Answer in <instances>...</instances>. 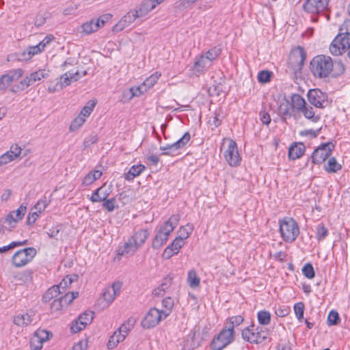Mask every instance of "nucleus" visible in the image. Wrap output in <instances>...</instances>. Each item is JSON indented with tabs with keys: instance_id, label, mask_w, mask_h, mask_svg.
Listing matches in <instances>:
<instances>
[{
	"instance_id": "obj_26",
	"label": "nucleus",
	"mask_w": 350,
	"mask_h": 350,
	"mask_svg": "<svg viewBox=\"0 0 350 350\" xmlns=\"http://www.w3.org/2000/svg\"><path fill=\"white\" fill-rule=\"evenodd\" d=\"M33 316L29 313L19 314L14 317V323L21 327L27 326L32 322Z\"/></svg>"
},
{
	"instance_id": "obj_40",
	"label": "nucleus",
	"mask_w": 350,
	"mask_h": 350,
	"mask_svg": "<svg viewBox=\"0 0 350 350\" xmlns=\"http://www.w3.org/2000/svg\"><path fill=\"white\" fill-rule=\"evenodd\" d=\"M135 323V320L133 318H129L126 322L121 325L118 330L124 336H126L129 332L133 327Z\"/></svg>"
},
{
	"instance_id": "obj_38",
	"label": "nucleus",
	"mask_w": 350,
	"mask_h": 350,
	"mask_svg": "<svg viewBox=\"0 0 350 350\" xmlns=\"http://www.w3.org/2000/svg\"><path fill=\"white\" fill-rule=\"evenodd\" d=\"M258 323L262 325H267L271 322V314L267 310H260L257 314Z\"/></svg>"
},
{
	"instance_id": "obj_32",
	"label": "nucleus",
	"mask_w": 350,
	"mask_h": 350,
	"mask_svg": "<svg viewBox=\"0 0 350 350\" xmlns=\"http://www.w3.org/2000/svg\"><path fill=\"white\" fill-rule=\"evenodd\" d=\"M244 321L241 315L233 316L230 317L225 325V327L234 333V327L241 325Z\"/></svg>"
},
{
	"instance_id": "obj_50",
	"label": "nucleus",
	"mask_w": 350,
	"mask_h": 350,
	"mask_svg": "<svg viewBox=\"0 0 350 350\" xmlns=\"http://www.w3.org/2000/svg\"><path fill=\"white\" fill-rule=\"evenodd\" d=\"M3 224H5L8 226L9 231H11L13 228H15L16 224L18 222V220L12 216V214L9 213L3 219L1 220Z\"/></svg>"
},
{
	"instance_id": "obj_30",
	"label": "nucleus",
	"mask_w": 350,
	"mask_h": 350,
	"mask_svg": "<svg viewBox=\"0 0 350 350\" xmlns=\"http://www.w3.org/2000/svg\"><path fill=\"white\" fill-rule=\"evenodd\" d=\"M124 336L119 330L114 332L113 334L110 337L108 342V349H113L119 342L123 341L125 339Z\"/></svg>"
},
{
	"instance_id": "obj_16",
	"label": "nucleus",
	"mask_w": 350,
	"mask_h": 350,
	"mask_svg": "<svg viewBox=\"0 0 350 350\" xmlns=\"http://www.w3.org/2000/svg\"><path fill=\"white\" fill-rule=\"evenodd\" d=\"M23 75V70L21 68L14 69L8 71L6 74L0 77V89H6L11 83L19 79Z\"/></svg>"
},
{
	"instance_id": "obj_17",
	"label": "nucleus",
	"mask_w": 350,
	"mask_h": 350,
	"mask_svg": "<svg viewBox=\"0 0 350 350\" xmlns=\"http://www.w3.org/2000/svg\"><path fill=\"white\" fill-rule=\"evenodd\" d=\"M86 74V71H84L82 75L79 74V71L66 72L59 77V81L57 83L56 88L62 90L70 85L72 81H78L82 76H85Z\"/></svg>"
},
{
	"instance_id": "obj_52",
	"label": "nucleus",
	"mask_w": 350,
	"mask_h": 350,
	"mask_svg": "<svg viewBox=\"0 0 350 350\" xmlns=\"http://www.w3.org/2000/svg\"><path fill=\"white\" fill-rule=\"evenodd\" d=\"M198 0H178L176 6L180 9H187L191 7Z\"/></svg>"
},
{
	"instance_id": "obj_60",
	"label": "nucleus",
	"mask_w": 350,
	"mask_h": 350,
	"mask_svg": "<svg viewBox=\"0 0 350 350\" xmlns=\"http://www.w3.org/2000/svg\"><path fill=\"white\" fill-rule=\"evenodd\" d=\"M289 312L290 308L288 306H283L275 309V313L278 317H284L288 314Z\"/></svg>"
},
{
	"instance_id": "obj_20",
	"label": "nucleus",
	"mask_w": 350,
	"mask_h": 350,
	"mask_svg": "<svg viewBox=\"0 0 350 350\" xmlns=\"http://www.w3.org/2000/svg\"><path fill=\"white\" fill-rule=\"evenodd\" d=\"M156 8L154 3L151 0H144L134 9L135 14L139 18L146 16L150 12Z\"/></svg>"
},
{
	"instance_id": "obj_2",
	"label": "nucleus",
	"mask_w": 350,
	"mask_h": 350,
	"mask_svg": "<svg viewBox=\"0 0 350 350\" xmlns=\"http://www.w3.org/2000/svg\"><path fill=\"white\" fill-rule=\"evenodd\" d=\"M179 219L178 215H173L160 227L152 242L153 249L158 250L166 243L170 233L178 225Z\"/></svg>"
},
{
	"instance_id": "obj_58",
	"label": "nucleus",
	"mask_w": 350,
	"mask_h": 350,
	"mask_svg": "<svg viewBox=\"0 0 350 350\" xmlns=\"http://www.w3.org/2000/svg\"><path fill=\"white\" fill-rule=\"evenodd\" d=\"M48 203L46 202V197L44 199H41L38 201V202L35 204L34 208L38 211V213H41L48 206Z\"/></svg>"
},
{
	"instance_id": "obj_21",
	"label": "nucleus",
	"mask_w": 350,
	"mask_h": 350,
	"mask_svg": "<svg viewBox=\"0 0 350 350\" xmlns=\"http://www.w3.org/2000/svg\"><path fill=\"white\" fill-rule=\"evenodd\" d=\"M212 63L210 62L206 57L202 54L195 62L193 66V72L196 75H200L211 66Z\"/></svg>"
},
{
	"instance_id": "obj_57",
	"label": "nucleus",
	"mask_w": 350,
	"mask_h": 350,
	"mask_svg": "<svg viewBox=\"0 0 350 350\" xmlns=\"http://www.w3.org/2000/svg\"><path fill=\"white\" fill-rule=\"evenodd\" d=\"M29 57H31L33 55H36L42 51H44V48L40 46V43L38 44L35 46H31L27 49Z\"/></svg>"
},
{
	"instance_id": "obj_51",
	"label": "nucleus",
	"mask_w": 350,
	"mask_h": 350,
	"mask_svg": "<svg viewBox=\"0 0 350 350\" xmlns=\"http://www.w3.org/2000/svg\"><path fill=\"white\" fill-rule=\"evenodd\" d=\"M272 72L269 70H261L258 75V80L260 83H265L271 80Z\"/></svg>"
},
{
	"instance_id": "obj_13",
	"label": "nucleus",
	"mask_w": 350,
	"mask_h": 350,
	"mask_svg": "<svg viewBox=\"0 0 350 350\" xmlns=\"http://www.w3.org/2000/svg\"><path fill=\"white\" fill-rule=\"evenodd\" d=\"M329 4V0H306L303 4V10L313 14H318L325 11Z\"/></svg>"
},
{
	"instance_id": "obj_19",
	"label": "nucleus",
	"mask_w": 350,
	"mask_h": 350,
	"mask_svg": "<svg viewBox=\"0 0 350 350\" xmlns=\"http://www.w3.org/2000/svg\"><path fill=\"white\" fill-rule=\"evenodd\" d=\"M184 244L185 241H183L182 239L176 237L172 243L164 250L162 254L163 258L170 259L174 255L177 254Z\"/></svg>"
},
{
	"instance_id": "obj_35",
	"label": "nucleus",
	"mask_w": 350,
	"mask_h": 350,
	"mask_svg": "<svg viewBox=\"0 0 350 350\" xmlns=\"http://www.w3.org/2000/svg\"><path fill=\"white\" fill-rule=\"evenodd\" d=\"M100 27V25L96 23L94 20H91L89 22L85 23L81 25V28L83 31L86 34H90L92 32H94L98 30V28Z\"/></svg>"
},
{
	"instance_id": "obj_42",
	"label": "nucleus",
	"mask_w": 350,
	"mask_h": 350,
	"mask_svg": "<svg viewBox=\"0 0 350 350\" xmlns=\"http://www.w3.org/2000/svg\"><path fill=\"white\" fill-rule=\"evenodd\" d=\"M278 110L279 113L284 116H291L293 112L292 107L288 100L280 104Z\"/></svg>"
},
{
	"instance_id": "obj_63",
	"label": "nucleus",
	"mask_w": 350,
	"mask_h": 350,
	"mask_svg": "<svg viewBox=\"0 0 350 350\" xmlns=\"http://www.w3.org/2000/svg\"><path fill=\"white\" fill-rule=\"evenodd\" d=\"M14 158L12 157L10 152H7L4 153L0 157V166L10 162Z\"/></svg>"
},
{
	"instance_id": "obj_10",
	"label": "nucleus",
	"mask_w": 350,
	"mask_h": 350,
	"mask_svg": "<svg viewBox=\"0 0 350 350\" xmlns=\"http://www.w3.org/2000/svg\"><path fill=\"white\" fill-rule=\"evenodd\" d=\"M348 47L347 31L340 33L336 36L329 45V52L332 55L338 56L345 53Z\"/></svg>"
},
{
	"instance_id": "obj_61",
	"label": "nucleus",
	"mask_w": 350,
	"mask_h": 350,
	"mask_svg": "<svg viewBox=\"0 0 350 350\" xmlns=\"http://www.w3.org/2000/svg\"><path fill=\"white\" fill-rule=\"evenodd\" d=\"M259 118L264 124L268 125L271 122L270 115L265 110L260 111Z\"/></svg>"
},
{
	"instance_id": "obj_34",
	"label": "nucleus",
	"mask_w": 350,
	"mask_h": 350,
	"mask_svg": "<svg viewBox=\"0 0 350 350\" xmlns=\"http://www.w3.org/2000/svg\"><path fill=\"white\" fill-rule=\"evenodd\" d=\"M94 312L92 311H85L83 314H81L77 319L79 321L80 325H83V327H85L90 324L93 319H94Z\"/></svg>"
},
{
	"instance_id": "obj_3",
	"label": "nucleus",
	"mask_w": 350,
	"mask_h": 350,
	"mask_svg": "<svg viewBox=\"0 0 350 350\" xmlns=\"http://www.w3.org/2000/svg\"><path fill=\"white\" fill-rule=\"evenodd\" d=\"M280 232L285 242H293L299 234V228L295 219L284 217L280 221Z\"/></svg>"
},
{
	"instance_id": "obj_36",
	"label": "nucleus",
	"mask_w": 350,
	"mask_h": 350,
	"mask_svg": "<svg viewBox=\"0 0 350 350\" xmlns=\"http://www.w3.org/2000/svg\"><path fill=\"white\" fill-rule=\"evenodd\" d=\"M221 53V49L219 46H215L208 51H206L204 54H203L207 59L210 61V62H213L215 59H216Z\"/></svg>"
},
{
	"instance_id": "obj_56",
	"label": "nucleus",
	"mask_w": 350,
	"mask_h": 350,
	"mask_svg": "<svg viewBox=\"0 0 350 350\" xmlns=\"http://www.w3.org/2000/svg\"><path fill=\"white\" fill-rule=\"evenodd\" d=\"M62 229L61 225H56L55 226L49 228L48 231H46V234L50 238L57 239V237L59 234L60 230Z\"/></svg>"
},
{
	"instance_id": "obj_64",
	"label": "nucleus",
	"mask_w": 350,
	"mask_h": 350,
	"mask_svg": "<svg viewBox=\"0 0 350 350\" xmlns=\"http://www.w3.org/2000/svg\"><path fill=\"white\" fill-rule=\"evenodd\" d=\"M103 299L108 303H111L116 296L111 293V291L110 289H106L104 293H103Z\"/></svg>"
},
{
	"instance_id": "obj_37",
	"label": "nucleus",
	"mask_w": 350,
	"mask_h": 350,
	"mask_svg": "<svg viewBox=\"0 0 350 350\" xmlns=\"http://www.w3.org/2000/svg\"><path fill=\"white\" fill-rule=\"evenodd\" d=\"M103 187H100L99 188H98L97 189H96L92 196L90 197V200L92 202H103V200H105L107 196H109V193L105 192L103 193H101V191L103 190Z\"/></svg>"
},
{
	"instance_id": "obj_11",
	"label": "nucleus",
	"mask_w": 350,
	"mask_h": 350,
	"mask_svg": "<svg viewBox=\"0 0 350 350\" xmlns=\"http://www.w3.org/2000/svg\"><path fill=\"white\" fill-rule=\"evenodd\" d=\"M224 157L231 167H237L240 165L241 159L238 152L237 143L234 140H229L228 148L224 152Z\"/></svg>"
},
{
	"instance_id": "obj_59",
	"label": "nucleus",
	"mask_w": 350,
	"mask_h": 350,
	"mask_svg": "<svg viewBox=\"0 0 350 350\" xmlns=\"http://www.w3.org/2000/svg\"><path fill=\"white\" fill-rule=\"evenodd\" d=\"M31 350H40L42 347V342L38 337H33L30 342Z\"/></svg>"
},
{
	"instance_id": "obj_45",
	"label": "nucleus",
	"mask_w": 350,
	"mask_h": 350,
	"mask_svg": "<svg viewBox=\"0 0 350 350\" xmlns=\"http://www.w3.org/2000/svg\"><path fill=\"white\" fill-rule=\"evenodd\" d=\"M302 273L308 279H312L315 276L314 270L311 263H307L304 266Z\"/></svg>"
},
{
	"instance_id": "obj_4",
	"label": "nucleus",
	"mask_w": 350,
	"mask_h": 350,
	"mask_svg": "<svg viewBox=\"0 0 350 350\" xmlns=\"http://www.w3.org/2000/svg\"><path fill=\"white\" fill-rule=\"evenodd\" d=\"M241 336L245 341L252 344H260L268 338V329L262 327H256L254 324L242 330Z\"/></svg>"
},
{
	"instance_id": "obj_29",
	"label": "nucleus",
	"mask_w": 350,
	"mask_h": 350,
	"mask_svg": "<svg viewBox=\"0 0 350 350\" xmlns=\"http://www.w3.org/2000/svg\"><path fill=\"white\" fill-rule=\"evenodd\" d=\"M102 176V172L100 170H93L90 172L83 178L82 185L89 186L92 184L95 180L100 178Z\"/></svg>"
},
{
	"instance_id": "obj_43",
	"label": "nucleus",
	"mask_w": 350,
	"mask_h": 350,
	"mask_svg": "<svg viewBox=\"0 0 350 350\" xmlns=\"http://www.w3.org/2000/svg\"><path fill=\"white\" fill-rule=\"evenodd\" d=\"M304 308L305 306L303 302H298L294 305L295 314L299 321L304 320Z\"/></svg>"
},
{
	"instance_id": "obj_15",
	"label": "nucleus",
	"mask_w": 350,
	"mask_h": 350,
	"mask_svg": "<svg viewBox=\"0 0 350 350\" xmlns=\"http://www.w3.org/2000/svg\"><path fill=\"white\" fill-rule=\"evenodd\" d=\"M190 139V133L189 132H186L183 137L176 142L171 144H167L165 146H160V150L164 151L162 154L172 155L174 152L185 147V146L189 142Z\"/></svg>"
},
{
	"instance_id": "obj_53",
	"label": "nucleus",
	"mask_w": 350,
	"mask_h": 350,
	"mask_svg": "<svg viewBox=\"0 0 350 350\" xmlns=\"http://www.w3.org/2000/svg\"><path fill=\"white\" fill-rule=\"evenodd\" d=\"M103 206L109 212H112L115 209L116 200L114 198L111 199H105L103 201Z\"/></svg>"
},
{
	"instance_id": "obj_9",
	"label": "nucleus",
	"mask_w": 350,
	"mask_h": 350,
	"mask_svg": "<svg viewBox=\"0 0 350 350\" xmlns=\"http://www.w3.org/2000/svg\"><path fill=\"white\" fill-rule=\"evenodd\" d=\"M36 255L34 247H27L20 250L12 256V263L16 267H21L30 262Z\"/></svg>"
},
{
	"instance_id": "obj_44",
	"label": "nucleus",
	"mask_w": 350,
	"mask_h": 350,
	"mask_svg": "<svg viewBox=\"0 0 350 350\" xmlns=\"http://www.w3.org/2000/svg\"><path fill=\"white\" fill-rule=\"evenodd\" d=\"M328 234V230L325 226L321 224L317 226L316 238L318 241L323 240Z\"/></svg>"
},
{
	"instance_id": "obj_55",
	"label": "nucleus",
	"mask_w": 350,
	"mask_h": 350,
	"mask_svg": "<svg viewBox=\"0 0 350 350\" xmlns=\"http://www.w3.org/2000/svg\"><path fill=\"white\" fill-rule=\"evenodd\" d=\"M50 336H52V334L46 330H38L33 336L38 337L43 343L49 339Z\"/></svg>"
},
{
	"instance_id": "obj_62",
	"label": "nucleus",
	"mask_w": 350,
	"mask_h": 350,
	"mask_svg": "<svg viewBox=\"0 0 350 350\" xmlns=\"http://www.w3.org/2000/svg\"><path fill=\"white\" fill-rule=\"evenodd\" d=\"M94 106L95 103H92L90 106L86 105L83 107L79 115L83 116L85 118L88 117L93 111V108L94 107Z\"/></svg>"
},
{
	"instance_id": "obj_41",
	"label": "nucleus",
	"mask_w": 350,
	"mask_h": 350,
	"mask_svg": "<svg viewBox=\"0 0 350 350\" xmlns=\"http://www.w3.org/2000/svg\"><path fill=\"white\" fill-rule=\"evenodd\" d=\"M193 227L192 225L188 224L185 226H182L178 230V238L182 239L184 241L187 239L193 232Z\"/></svg>"
},
{
	"instance_id": "obj_23",
	"label": "nucleus",
	"mask_w": 350,
	"mask_h": 350,
	"mask_svg": "<svg viewBox=\"0 0 350 350\" xmlns=\"http://www.w3.org/2000/svg\"><path fill=\"white\" fill-rule=\"evenodd\" d=\"M139 247L136 245L131 237L124 243L122 248H119L118 254L120 256L133 255Z\"/></svg>"
},
{
	"instance_id": "obj_48",
	"label": "nucleus",
	"mask_w": 350,
	"mask_h": 350,
	"mask_svg": "<svg viewBox=\"0 0 350 350\" xmlns=\"http://www.w3.org/2000/svg\"><path fill=\"white\" fill-rule=\"evenodd\" d=\"M340 319L338 313L335 310H332L327 317V323L329 325H335L338 324Z\"/></svg>"
},
{
	"instance_id": "obj_31",
	"label": "nucleus",
	"mask_w": 350,
	"mask_h": 350,
	"mask_svg": "<svg viewBox=\"0 0 350 350\" xmlns=\"http://www.w3.org/2000/svg\"><path fill=\"white\" fill-rule=\"evenodd\" d=\"M300 112L303 113L306 119L310 120L313 122H317L320 120V116H315L312 107L308 104L304 106Z\"/></svg>"
},
{
	"instance_id": "obj_49",
	"label": "nucleus",
	"mask_w": 350,
	"mask_h": 350,
	"mask_svg": "<svg viewBox=\"0 0 350 350\" xmlns=\"http://www.w3.org/2000/svg\"><path fill=\"white\" fill-rule=\"evenodd\" d=\"M47 76V73L45 72L44 70H40L38 71L34 72L31 73L30 77V80L33 83H36V81H40L42 79L45 78Z\"/></svg>"
},
{
	"instance_id": "obj_22",
	"label": "nucleus",
	"mask_w": 350,
	"mask_h": 350,
	"mask_svg": "<svg viewBox=\"0 0 350 350\" xmlns=\"http://www.w3.org/2000/svg\"><path fill=\"white\" fill-rule=\"evenodd\" d=\"M305 145L302 142L295 143L291 145L288 150V157L290 159L295 160L300 158L304 153Z\"/></svg>"
},
{
	"instance_id": "obj_25",
	"label": "nucleus",
	"mask_w": 350,
	"mask_h": 350,
	"mask_svg": "<svg viewBox=\"0 0 350 350\" xmlns=\"http://www.w3.org/2000/svg\"><path fill=\"white\" fill-rule=\"evenodd\" d=\"M291 105L293 110L300 113L304 106L307 104L304 98L299 94H293L291 97Z\"/></svg>"
},
{
	"instance_id": "obj_18",
	"label": "nucleus",
	"mask_w": 350,
	"mask_h": 350,
	"mask_svg": "<svg viewBox=\"0 0 350 350\" xmlns=\"http://www.w3.org/2000/svg\"><path fill=\"white\" fill-rule=\"evenodd\" d=\"M137 18H139L137 16V15L135 14L134 10H130L121 18V20L117 24L113 26V31H121L124 28L132 24Z\"/></svg>"
},
{
	"instance_id": "obj_12",
	"label": "nucleus",
	"mask_w": 350,
	"mask_h": 350,
	"mask_svg": "<svg viewBox=\"0 0 350 350\" xmlns=\"http://www.w3.org/2000/svg\"><path fill=\"white\" fill-rule=\"evenodd\" d=\"M307 96L309 103L317 108L323 109L328 103L327 94L319 89L310 90Z\"/></svg>"
},
{
	"instance_id": "obj_33",
	"label": "nucleus",
	"mask_w": 350,
	"mask_h": 350,
	"mask_svg": "<svg viewBox=\"0 0 350 350\" xmlns=\"http://www.w3.org/2000/svg\"><path fill=\"white\" fill-rule=\"evenodd\" d=\"M341 168L342 165L337 162L335 157L329 158L327 163L324 166L325 170L328 173H336Z\"/></svg>"
},
{
	"instance_id": "obj_24",
	"label": "nucleus",
	"mask_w": 350,
	"mask_h": 350,
	"mask_svg": "<svg viewBox=\"0 0 350 350\" xmlns=\"http://www.w3.org/2000/svg\"><path fill=\"white\" fill-rule=\"evenodd\" d=\"M145 169V166L142 164L133 165L129 170L124 174V177L126 180H133L135 177L139 176Z\"/></svg>"
},
{
	"instance_id": "obj_7",
	"label": "nucleus",
	"mask_w": 350,
	"mask_h": 350,
	"mask_svg": "<svg viewBox=\"0 0 350 350\" xmlns=\"http://www.w3.org/2000/svg\"><path fill=\"white\" fill-rule=\"evenodd\" d=\"M224 326V329L215 336L211 344L212 350H222L234 340V333Z\"/></svg>"
},
{
	"instance_id": "obj_54",
	"label": "nucleus",
	"mask_w": 350,
	"mask_h": 350,
	"mask_svg": "<svg viewBox=\"0 0 350 350\" xmlns=\"http://www.w3.org/2000/svg\"><path fill=\"white\" fill-rule=\"evenodd\" d=\"M64 305L60 297L55 299L51 304L52 311H59L63 309Z\"/></svg>"
},
{
	"instance_id": "obj_27",
	"label": "nucleus",
	"mask_w": 350,
	"mask_h": 350,
	"mask_svg": "<svg viewBox=\"0 0 350 350\" xmlns=\"http://www.w3.org/2000/svg\"><path fill=\"white\" fill-rule=\"evenodd\" d=\"M149 236V232L146 229H142L137 231L132 237L131 239L134 241L136 245L139 247H142L146 241Z\"/></svg>"
},
{
	"instance_id": "obj_6",
	"label": "nucleus",
	"mask_w": 350,
	"mask_h": 350,
	"mask_svg": "<svg viewBox=\"0 0 350 350\" xmlns=\"http://www.w3.org/2000/svg\"><path fill=\"white\" fill-rule=\"evenodd\" d=\"M170 312L159 310L156 308H150L142 321L141 325L144 328L150 329L155 327L159 322L167 318Z\"/></svg>"
},
{
	"instance_id": "obj_1",
	"label": "nucleus",
	"mask_w": 350,
	"mask_h": 350,
	"mask_svg": "<svg viewBox=\"0 0 350 350\" xmlns=\"http://www.w3.org/2000/svg\"><path fill=\"white\" fill-rule=\"evenodd\" d=\"M312 73L319 78L337 77L345 72V66L341 62L334 64L332 59L327 55L315 56L310 64Z\"/></svg>"
},
{
	"instance_id": "obj_46",
	"label": "nucleus",
	"mask_w": 350,
	"mask_h": 350,
	"mask_svg": "<svg viewBox=\"0 0 350 350\" xmlns=\"http://www.w3.org/2000/svg\"><path fill=\"white\" fill-rule=\"evenodd\" d=\"M85 122V118L83 116L78 115V116L72 122L70 126V130L75 131L82 126Z\"/></svg>"
},
{
	"instance_id": "obj_39",
	"label": "nucleus",
	"mask_w": 350,
	"mask_h": 350,
	"mask_svg": "<svg viewBox=\"0 0 350 350\" xmlns=\"http://www.w3.org/2000/svg\"><path fill=\"white\" fill-rule=\"evenodd\" d=\"M200 279L197 275L194 270H191L188 273L187 282L191 288H196L200 285Z\"/></svg>"
},
{
	"instance_id": "obj_14",
	"label": "nucleus",
	"mask_w": 350,
	"mask_h": 350,
	"mask_svg": "<svg viewBox=\"0 0 350 350\" xmlns=\"http://www.w3.org/2000/svg\"><path fill=\"white\" fill-rule=\"evenodd\" d=\"M161 75L157 72L150 75L140 85L130 89L131 93V98L134 96H139L144 92H147L148 89L152 87L158 81Z\"/></svg>"
},
{
	"instance_id": "obj_5",
	"label": "nucleus",
	"mask_w": 350,
	"mask_h": 350,
	"mask_svg": "<svg viewBox=\"0 0 350 350\" xmlns=\"http://www.w3.org/2000/svg\"><path fill=\"white\" fill-rule=\"evenodd\" d=\"M306 58V53L304 49L297 46L293 50L289 55L288 66L294 74L300 72Z\"/></svg>"
},
{
	"instance_id": "obj_28",
	"label": "nucleus",
	"mask_w": 350,
	"mask_h": 350,
	"mask_svg": "<svg viewBox=\"0 0 350 350\" xmlns=\"http://www.w3.org/2000/svg\"><path fill=\"white\" fill-rule=\"evenodd\" d=\"M62 293L60 291V286H53L49 288L42 297L43 302H49L52 299L56 298L59 294Z\"/></svg>"
},
{
	"instance_id": "obj_47",
	"label": "nucleus",
	"mask_w": 350,
	"mask_h": 350,
	"mask_svg": "<svg viewBox=\"0 0 350 350\" xmlns=\"http://www.w3.org/2000/svg\"><path fill=\"white\" fill-rule=\"evenodd\" d=\"M27 211V206L24 204H22L20 207L16 210L10 212V213L12 214V216H14V217L18 221L21 220L23 217H24L25 213Z\"/></svg>"
},
{
	"instance_id": "obj_8",
	"label": "nucleus",
	"mask_w": 350,
	"mask_h": 350,
	"mask_svg": "<svg viewBox=\"0 0 350 350\" xmlns=\"http://www.w3.org/2000/svg\"><path fill=\"white\" fill-rule=\"evenodd\" d=\"M335 148L332 142H325L321 144L312 152L311 156L314 164H321L327 159Z\"/></svg>"
}]
</instances>
